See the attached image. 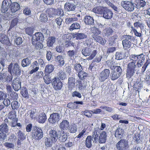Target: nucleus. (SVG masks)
<instances>
[{"instance_id": "nucleus-1", "label": "nucleus", "mask_w": 150, "mask_h": 150, "mask_svg": "<svg viewBox=\"0 0 150 150\" xmlns=\"http://www.w3.org/2000/svg\"><path fill=\"white\" fill-rule=\"evenodd\" d=\"M139 56V54H132L131 56L130 61H131L128 64L126 69L127 78H129L135 74L137 70L136 62H137Z\"/></svg>"}, {"instance_id": "nucleus-2", "label": "nucleus", "mask_w": 150, "mask_h": 150, "mask_svg": "<svg viewBox=\"0 0 150 150\" xmlns=\"http://www.w3.org/2000/svg\"><path fill=\"white\" fill-rule=\"evenodd\" d=\"M93 11L96 13L102 15L106 19H110L112 17L113 13L112 11L105 7L98 6L93 8Z\"/></svg>"}, {"instance_id": "nucleus-3", "label": "nucleus", "mask_w": 150, "mask_h": 150, "mask_svg": "<svg viewBox=\"0 0 150 150\" xmlns=\"http://www.w3.org/2000/svg\"><path fill=\"white\" fill-rule=\"evenodd\" d=\"M146 57L143 53L139 54L137 62L136 64L137 68H140L142 66L141 70V72L143 73L145 71L146 68L150 63L148 60H146Z\"/></svg>"}, {"instance_id": "nucleus-4", "label": "nucleus", "mask_w": 150, "mask_h": 150, "mask_svg": "<svg viewBox=\"0 0 150 150\" xmlns=\"http://www.w3.org/2000/svg\"><path fill=\"white\" fill-rule=\"evenodd\" d=\"M124 39L122 40V44L123 49L127 50L129 48L133 47L135 39L134 37L129 35H124L123 36Z\"/></svg>"}, {"instance_id": "nucleus-5", "label": "nucleus", "mask_w": 150, "mask_h": 150, "mask_svg": "<svg viewBox=\"0 0 150 150\" xmlns=\"http://www.w3.org/2000/svg\"><path fill=\"white\" fill-rule=\"evenodd\" d=\"M8 71L11 74L15 75L16 76H18L21 74V70L17 62H11L7 67Z\"/></svg>"}, {"instance_id": "nucleus-6", "label": "nucleus", "mask_w": 150, "mask_h": 150, "mask_svg": "<svg viewBox=\"0 0 150 150\" xmlns=\"http://www.w3.org/2000/svg\"><path fill=\"white\" fill-rule=\"evenodd\" d=\"M92 52L91 49L90 48L86 47L83 48L81 51L82 54L85 56L87 57L90 55L88 58V60H91L95 57L97 53L96 50H94Z\"/></svg>"}, {"instance_id": "nucleus-7", "label": "nucleus", "mask_w": 150, "mask_h": 150, "mask_svg": "<svg viewBox=\"0 0 150 150\" xmlns=\"http://www.w3.org/2000/svg\"><path fill=\"white\" fill-rule=\"evenodd\" d=\"M117 150H128L129 147L128 142L125 139H120L116 144Z\"/></svg>"}, {"instance_id": "nucleus-8", "label": "nucleus", "mask_w": 150, "mask_h": 150, "mask_svg": "<svg viewBox=\"0 0 150 150\" xmlns=\"http://www.w3.org/2000/svg\"><path fill=\"white\" fill-rule=\"evenodd\" d=\"M121 4L126 11H133L134 9V8L136 7L135 6H137L136 4L134 5L132 1H122Z\"/></svg>"}, {"instance_id": "nucleus-9", "label": "nucleus", "mask_w": 150, "mask_h": 150, "mask_svg": "<svg viewBox=\"0 0 150 150\" xmlns=\"http://www.w3.org/2000/svg\"><path fill=\"white\" fill-rule=\"evenodd\" d=\"M52 85L53 88L57 91L61 89L63 84L58 77H55L52 79Z\"/></svg>"}, {"instance_id": "nucleus-10", "label": "nucleus", "mask_w": 150, "mask_h": 150, "mask_svg": "<svg viewBox=\"0 0 150 150\" xmlns=\"http://www.w3.org/2000/svg\"><path fill=\"white\" fill-rule=\"evenodd\" d=\"M110 71L109 69H105L100 74L99 80L101 82H103L108 79L110 74Z\"/></svg>"}, {"instance_id": "nucleus-11", "label": "nucleus", "mask_w": 150, "mask_h": 150, "mask_svg": "<svg viewBox=\"0 0 150 150\" xmlns=\"http://www.w3.org/2000/svg\"><path fill=\"white\" fill-rule=\"evenodd\" d=\"M6 90L8 95L10 96V99L13 100H17L18 97V93L15 92L10 86H6Z\"/></svg>"}, {"instance_id": "nucleus-12", "label": "nucleus", "mask_w": 150, "mask_h": 150, "mask_svg": "<svg viewBox=\"0 0 150 150\" xmlns=\"http://www.w3.org/2000/svg\"><path fill=\"white\" fill-rule=\"evenodd\" d=\"M11 2V0H4L3 1L1 9L2 13H5L10 8Z\"/></svg>"}, {"instance_id": "nucleus-13", "label": "nucleus", "mask_w": 150, "mask_h": 150, "mask_svg": "<svg viewBox=\"0 0 150 150\" xmlns=\"http://www.w3.org/2000/svg\"><path fill=\"white\" fill-rule=\"evenodd\" d=\"M60 119V115L58 113H53L50 115L48 119L49 122L52 124H54Z\"/></svg>"}, {"instance_id": "nucleus-14", "label": "nucleus", "mask_w": 150, "mask_h": 150, "mask_svg": "<svg viewBox=\"0 0 150 150\" xmlns=\"http://www.w3.org/2000/svg\"><path fill=\"white\" fill-rule=\"evenodd\" d=\"M0 42L3 45H6L10 46L11 45L9 38L4 33H0Z\"/></svg>"}, {"instance_id": "nucleus-15", "label": "nucleus", "mask_w": 150, "mask_h": 150, "mask_svg": "<svg viewBox=\"0 0 150 150\" xmlns=\"http://www.w3.org/2000/svg\"><path fill=\"white\" fill-rule=\"evenodd\" d=\"M59 133L58 132L56 129L53 128L51 129L49 132V135L50 138L52 139V141L56 142L58 139Z\"/></svg>"}, {"instance_id": "nucleus-16", "label": "nucleus", "mask_w": 150, "mask_h": 150, "mask_svg": "<svg viewBox=\"0 0 150 150\" xmlns=\"http://www.w3.org/2000/svg\"><path fill=\"white\" fill-rule=\"evenodd\" d=\"M31 136L32 139L36 140L40 139L43 136V132L42 129H39L35 132H32Z\"/></svg>"}, {"instance_id": "nucleus-17", "label": "nucleus", "mask_w": 150, "mask_h": 150, "mask_svg": "<svg viewBox=\"0 0 150 150\" xmlns=\"http://www.w3.org/2000/svg\"><path fill=\"white\" fill-rule=\"evenodd\" d=\"M92 37L96 42L103 45H104L106 42V40L100 36L93 34L92 35Z\"/></svg>"}, {"instance_id": "nucleus-18", "label": "nucleus", "mask_w": 150, "mask_h": 150, "mask_svg": "<svg viewBox=\"0 0 150 150\" xmlns=\"http://www.w3.org/2000/svg\"><path fill=\"white\" fill-rule=\"evenodd\" d=\"M44 39V35L43 34L40 32H37L33 35L32 41L39 40L40 41H42Z\"/></svg>"}, {"instance_id": "nucleus-19", "label": "nucleus", "mask_w": 150, "mask_h": 150, "mask_svg": "<svg viewBox=\"0 0 150 150\" xmlns=\"http://www.w3.org/2000/svg\"><path fill=\"white\" fill-rule=\"evenodd\" d=\"M83 21L86 25L93 26L95 25L94 19L92 17L90 16L86 15L85 16Z\"/></svg>"}, {"instance_id": "nucleus-20", "label": "nucleus", "mask_w": 150, "mask_h": 150, "mask_svg": "<svg viewBox=\"0 0 150 150\" xmlns=\"http://www.w3.org/2000/svg\"><path fill=\"white\" fill-rule=\"evenodd\" d=\"M69 127V122L66 120H63L59 125V127L61 130V131H65V130L68 129Z\"/></svg>"}, {"instance_id": "nucleus-21", "label": "nucleus", "mask_w": 150, "mask_h": 150, "mask_svg": "<svg viewBox=\"0 0 150 150\" xmlns=\"http://www.w3.org/2000/svg\"><path fill=\"white\" fill-rule=\"evenodd\" d=\"M68 136L64 131L60 132L59 134L58 139L60 142H64L67 140Z\"/></svg>"}, {"instance_id": "nucleus-22", "label": "nucleus", "mask_w": 150, "mask_h": 150, "mask_svg": "<svg viewBox=\"0 0 150 150\" xmlns=\"http://www.w3.org/2000/svg\"><path fill=\"white\" fill-rule=\"evenodd\" d=\"M73 38H76L77 40H81L86 38L87 37V35L85 33H74L72 34Z\"/></svg>"}, {"instance_id": "nucleus-23", "label": "nucleus", "mask_w": 150, "mask_h": 150, "mask_svg": "<svg viewBox=\"0 0 150 150\" xmlns=\"http://www.w3.org/2000/svg\"><path fill=\"white\" fill-rule=\"evenodd\" d=\"M124 133L123 129L120 127H118L115 131V137L118 139H121L123 137Z\"/></svg>"}, {"instance_id": "nucleus-24", "label": "nucleus", "mask_w": 150, "mask_h": 150, "mask_svg": "<svg viewBox=\"0 0 150 150\" xmlns=\"http://www.w3.org/2000/svg\"><path fill=\"white\" fill-rule=\"evenodd\" d=\"M76 6L74 4L67 2L64 5V9L67 11H74L75 10Z\"/></svg>"}, {"instance_id": "nucleus-25", "label": "nucleus", "mask_w": 150, "mask_h": 150, "mask_svg": "<svg viewBox=\"0 0 150 150\" xmlns=\"http://www.w3.org/2000/svg\"><path fill=\"white\" fill-rule=\"evenodd\" d=\"M101 132V131L99 128H96L94 129L92 137L93 138V141H94L95 142H97L98 140V137H99V134H100Z\"/></svg>"}, {"instance_id": "nucleus-26", "label": "nucleus", "mask_w": 150, "mask_h": 150, "mask_svg": "<svg viewBox=\"0 0 150 150\" xmlns=\"http://www.w3.org/2000/svg\"><path fill=\"white\" fill-rule=\"evenodd\" d=\"M107 135L106 132L102 131L100 133V135L98 137V142L100 143H104L106 142Z\"/></svg>"}, {"instance_id": "nucleus-27", "label": "nucleus", "mask_w": 150, "mask_h": 150, "mask_svg": "<svg viewBox=\"0 0 150 150\" xmlns=\"http://www.w3.org/2000/svg\"><path fill=\"white\" fill-rule=\"evenodd\" d=\"M20 8V5L17 2L12 3L10 6V10L12 13H15Z\"/></svg>"}, {"instance_id": "nucleus-28", "label": "nucleus", "mask_w": 150, "mask_h": 150, "mask_svg": "<svg viewBox=\"0 0 150 150\" xmlns=\"http://www.w3.org/2000/svg\"><path fill=\"white\" fill-rule=\"evenodd\" d=\"M57 11L54 8H47L46 10V13L50 17H53L56 15Z\"/></svg>"}, {"instance_id": "nucleus-29", "label": "nucleus", "mask_w": 150, "mask_h": 150, "mask_svg": "<svg viewBox=\"0 0 150 150\" xmlns=\"http://www.w3.org/2000/svg\"><path fill=\"white\" fill-rule=\"evenodd\" d=\"M55 61L57 64L61 66H62L64 64V58L62 55H58L55 58Z\"/></svg>"}, {"instance_id": "nucleus-30", "label": "nucleus", "mask_w": 150, "mask_h": 150, "mask_svg": "<svg viewBox=\"0 0 150 150\" xmlns=\"http://www.w3.org/2000/svg\"><path fill=\"white\" fill-rule=\"evenodd\" d=\"M75 83V79L74 77H69L68 79V88L69 89H72L74 87Z\"/></svg>"}, {"instance_id": "nucleus-31", "label": "nucleus", "mask_w": 150, "mask_h": 150, "mask_svg": "<svg viewBox=\"0 0 150 150\" xmlns=\"http://www.w3.org/2000/svg\"><path fill=\"white\" fill-rule=\"evenodd\" d=\"M45 145L47 147H50L52 146V143H55V142L52 140V139L50 137H46L45 138Z\"/></svg>"}, {"instance_id": "nucleus-32", "label": "nucleus", "mask_w": 150, "mask_h": 150, "mask_svg": "<svg viewBox=\"0 0 150 150\" xmlns=\"http://www.w3.org/2000/svg\"><path fill=\"white\" fill-rule=\"evenodd\" d=\"M21 82L19 80L14 81L12 83V87L15 91H18L21 88Z\"/></svg>"}, {"instance_id": "nucleus-33", "label": "nucleus", "mask_w": 150, "mask_h": 150, "mask_svg": "<svg viewBox=\"0 0 150 150\" xmlns=\"http://www.w3.org/2000/svg\"><path fill=\"white\" fill-rule=\"evenodd\" d=\"M0 131L1 132H4L8 133L9 131V128L7 124L6 123H2L0 125Z\"/></svg>"}, {"instance_id": "nucleus-34", "label": "nucleus", "mask_w": 150, "mask_h": 150, "mask_svg": "<svg viewBox=\"0 0 150 150\" xmlns=\"http://www.w3.org/2000/svg\"><path fill=\"white\" fill-rule=\"evenodd\" d=\"M52 149V150H66L65 147L59 143L55 144Z\"/></svg>"}, {"instance_id": "nucleus-35", "label": "nucleus", "mask_w": 150, "mask_h": 150, "mask_svg": "<svg viewBox=\"0 0 150 150\" xmlns=\"http://www.w3.org/2000/svg\"><path fill=\"white\" fill-rule=\"evenodd\" d=\"M125 53L123 52H116L115 54V59L117 60L122 59L125 56Z\"/></svg>"}, {"instance_id": "nucleus-36", "label": "nucleus", "mask_w": 150, "mask_h": 150, "mask_svg": "<svg viewBox=\"0 0 150 150\" xmlns=\"http://www.w3.org/2000/svg\"><path fill=\"white\" fill-rule=\"evenodd\" d=\"M38 65V62L37 61H34L31 65V67H32L33 69L31 71L30 74H32L37 71L39 69Z\"/></svg>"}, {"instance_id": "nucleus-37", "label": "nucleus", "mask_w": 150, "mask_h": 150, "mask_svg": "<svg viewBox=\"0 0 150 150\" xmlns=\"http://www.w3.org/2000/svg\"><path fill=\"white\" fill-rule=\"evenodd\" d=\"M18 17L14 18L11 21L10 26L9 27L8 30H11L12 28L16 26L17 23L18 22Z\"/></svg>"}, {"instance_id": "nucleus-38", "label": "nucleus", "mask_w": 150, "mask_h": 150, "mask_svg": "<svg viewBox=\"0 0 150 150\" xmlns=\"http://www.w3.org/2000/svg\"><path fill=\"white\" fill-rule=\"evenodd\" d=\"M110 68L112 69V71L119 74L120 75L121 74L123 71L122 67L120 66H114L112 67V68L111 67Z\"/></svg>"}, {"instance_id": "nucleus-39", "label": "nucleus", "mask_w": 150, "mask_h": 150, "mask_svg": "<svg viewBox=\"0 0 150 150\" xmlns=\"http://www.w3.org/2000/svg\"><path fill=\"white\" fill-rule=\"evenodd\" d=\"M92 139V137L91 136H88L86 139L85 145L86 147L88 148H90L92 146L91 140Z\"/></svg>"}, {"instance_id": "nucleus-40", "label": "nucleus", "mask_w": 150, "mask_h": 150, "mask_svg": "<svg viewBox=\"0 0 150 150\" xmlns=\"http://www.w3.org/2000/svg\"><path fill=\"white\" fill-rule=\"evenodd\" d=\"M77 51L76 50H69L67 52V54L70 59H75L76 57V56H75L76 55Z\"/></svg>"}, {"instance_id": "nucleus-41", "label": "nucleus", "mask_w": 150, "mask_h": 150, "mask_svg": "<svg viewBox=\"0 0 150 150\" xmlns=\"http://www.w3.org/2000/svg\"><path fill=\"white\" fill-rule=\"evenodd\" d=\"M31 63L30 60L28 58L24 59L21 61V64L23 67L28 66Z\"/></svg>"}, {"instance_id": "nucleus-42", "label": "nucleus", "mask_w": 150, "mask_h": 150, "mask_svg": "<svg viewBox=\"0 0 150 150\" xmlns=\"http://www.w3.org/2000/svg\"><path fill=\"white\" fill-rule=\"evenodd\" d=\"M47 120V116L45 113H42L39 116L38 122L40 123H43Z\"/></svg>"}, {"instance_id": "nucleus-43", "label": "nucleus", "mask_w": 150, "mask_h": 150, "mask_svg": "<svg viewBox=\"0 0 150 150\" xmlns=\"http://www.w3.org/2000/svg\"><path fill=\"white\" fill-rule=\"evenodd\" d=\"M37 41H32V44L35 45L36 49L38 50L42 48L43 45L40 41L37 42Z\"/></svg>"}, {"instance_id": "nucleus-44", "label": "nucleus", "mask_w": 150, "mask_h": 150, "mask_svg": "<svg viewBox=\"0 0 150 150\" xmlns=\"http://www.w3.org/2000/svg\"><path fill=\"white\" fill-rule=\"evenodd\" d=\"M80 24L77 22L73 23L69 28V29L70 31H72L74 29H79L80 28Z\"/></svg>"}, {"instance_id": "nucleus-45", "label": "nucleus", "mask_w": 150, "mask_h": 150, "mask_svg": "<svg viewBox=\"0 0 150 150\" xmlns=\"http://www.w3.org/2000/svg\"><path fill=\"white\" fill-rule=\"evenodd\" d=\"M54 66L51 64H48L45 67V72L50 74L54 70Z\"/></svg>"}, {"instance_id": "nucleus-46", "label": "nucleus", "mask_w": 150, "mask_h": 150, "mask_svg": "<svg viewBox=\"0 0 150 150\" xmlns=\"http://www.w3.org/2000/svg\"><path fill=\"white\" fill-rule=\"evenodd\" d=\"M113 33V30L110 28H105L104 32L105 35L107 37L112 35Z\"/></svg>"}, {"instance_id": "nucleus-47", "label": "nucleus", "mask_w": 150, "mask_h": 150, "mask_svg": "<svg viewBox=\"0 0 150 150\" xmlns=\"http://www.w3.org/2000/svg\"><path fill=\"white\" fill-rule=\"evenodd\" d=\"M55 38L54 37H50L48 40L47 42V45L49 47L52 46L54 43L55 42Z\"/></svg>"}, {"instance_id": "nucleus-48", "label": "nucleus", "mask_w": 150, "mask_h": 150, "mask_svg": "<svg viewBox=\"0 0 150 150\" xmlns=\"http://www.w3.org/2000/svg\"><path fill=\"white\" fill-rule=\"evenodd\" d=\"M21 93L24 98H29V95L26 87H23V88L21 92Z\"/></svg>"}, {"instance_id": "nucleus-49", "label": "nucleus", "mask_w": 150, "mask_h": 150, "mask_svg": "<svg viewBox=\"0 0 150 150\" xmlns=\"http://www.w3.org/2000/svg\"><path fill=\"white\" fill-rule=\"evenodd\" d=\"M88 74L85 72L81 71L79 72L78 76L81 80H83L88 76Z\"/></svg>"}, {"instance_id": "nucleus-50", "label": "nucleus", "mask_w": 150, "mask_h": 150, "mask_svg": "<svg viewBox=\"0 0 150 150\" xmlns=\"http://www.w3.org/2000/svg\"><path fill=\"white\" fill-rule=\"evenodd\" d=\"M120 75L119 74H118L113 71L111 72L110 75L111 79L113 81L117 79L120 77Z\"/></svg>"}, {"instance_id": "nucleus-51", "label": "nucleus", "mask_w": 150, "mask_h": 150, "mask_svg": "<svg viewBox=\"0 0 150 150\" xmlns=\"http://www.w3.org/2000/svg\"><path fill=\"white\" fill-rule=\"evenodd\" d=\"M11 107L13 110L17 109L20 106V103L14 100L12 101L11 103Z\"/></svg>"}, {"instance_id": "nucleus-52", "label": "nucleus", "mask_w": 150, "mask_h": 150, "mask_svg": "<svg viewBox=\"0 0 150 150\" xmlns=\"http://www.w3.org/2000/svg\"><path fill=\"white\" fill-rule=\"evenodd\" d=\"M68 129L71 133H74L77 131L76 126L74 124L71 125L70 126H69Z\"/></svg>"}, {"instance_id": "nucleus-53", "label": "nucleus", "mask_w": 150, "mask_h": 150, "mask_svg": "<svg viewBox=\"0 0 150 150\" xmlns=\"http://www.w3.org/2000/svg\"><path fill=\"white\" fill-rule=\"evenodd\" d=\"M13 39H14V42L17 45H19L21 44L23 42L22 38L21 37H17L16 36L13 38Z\"/></svg>"}, {"instance_id": "nucleus-54", "label": "nucleus", "mask_w": 150, "mask_h": 150, "mask_svg": "<svg viewBox=\"0 0 150 150\" xmlns=\"http://www.w3.org/2000/svg\"><path fill=\"white\" fill-rule=\"evenodd\" d=\"M39 19L40 21L42 22H46L48 20V18L46 14L44 13L41 14Z\"/></svg>"}, {"instance_id": "nucleus-55", "label": "nucleus", "mask_w": 150, "mask_h": 150, "mask_svg": "<svg viewBox=\"0 0 150 150\" xmlns=\"http://www.w3.org/2000/svg\"><path fill=\"white\" fill-rule=\"evenodd\" d=\"M9 97V98H7V97L4 98V99L2 100L3 102L2 103L6 107V108L10 104V100Z\"/></svg>"}, {"instance_id": "nucleus-56", "label": "nucleus", "mask_w": 150, "mask_h": 150, "mask_svg": "<svg viewBox=\"0 0 150 150\" xmlns=\"http://www.w3.org/2000/svg\"><path fill=\"white\" fill-rule=\"evenodd\" d=\"M18 136V139L21 140H23L26 138V136L24 133L21 131L19 130L17 133Z\"/></svg>"}, {"instance_id": "nucleus-57", "label": "nucleus", "mask_w": 150, "mask_h": 150, "mask_svg": "<svg viewBox=\"0 0 150 150\" xmlns=\"http://www.w3.org/2000/svg\"><path fill=\"white\" fill-rule=\"evenodd\" d=\"M74 69L78 72L81 71L83 70L82 67L79 63H76L74 66Z\"/></svg>"}, {"instance_id": "nucleus-58", "label": "nucleus", "mask_w": 150, "mask_h": 150, "mask_svg": "<svg viewBox=\"0 0 150 150\" xmlns=\"http://www.w3.org/2000/svg\"><path fill=\"white\" fill-rule=\"evenodd\" d=\"M67 107L71 109H75L78 108V105L74 102L69 103L67 105Z\"/></svg>"}, {"instance_id": "nucleus-59", "label": "nucleus", "mask_w": 150, "mask_h": 150, "mask_svg": "<svg viewBox=\"0 0 150 150\" xmlns=\"http://www.w3.org/2000/svg\"><path fill=\"white\" fill-rule=\"evenodd\" d=\"M133 138L136 141V142L137 144L140 143L141 142L140 134L137 132L135 133Z\"/></svg>"}, {"instance_id": "nucleus-60", "label": "nucleus", "mask_w": 150, "mask_h": 150, "mask_svg": "<svg viewBox=\"0 0 150 150\" xmlns=\"http://www.w3.org/2000/svg\"><path fill=\"white\" fill-rule=\"evenodd\" d=\"M117 35H113L111 37L110 39V42L109 44L110 45L112 46L113 45V44L116 43V40L117 38Z\"/></svg>"}, {"instance_id": "nucleus-61", "label": "nucleus", "mask_w": 150, "mask_h": 150, "mask_svg": "<svg viewBox=\"0 0 150 150\" xmlns=\"http://www.w3.org/2000/svg\"><path fill=\"white\" fill-rule=\"evenodd\" d=\"M134 88L137 89H140L143 87V85L141 81H137L134 85Z\"/></svg>"}, {"instance_id": "nucleus-62", "label": "nucleus", "mask_w": 150, "mask_h": 150, "mask_svg": "<svg viewBox=\"0 0 150 150\" xmlns=\"http://www.w3.org/2000/svg\"><path fill=\"white\" fill-rule=\"evenodd\" d=\"M58 76L59 77V78L62 80L66 78V75L65 73L62 71L59 72Z\"/></svg>"}, {"instance_id": "nucleus-63", "label": "nucleus", "mask_w": 150, "mask_h": 150, "mask_svg": "<svg viewBox=\"0 0 150 150\" xmlns=\"http://www.w3.org/2000/svg\"><path fill=\"white\" fill-rule=\"evenodd\" d=\"M25 31L26 34L30 36H32L33 33V29L31 28H26Z\"/></svg>"}, {"instance_id": "nucleus-64", "label": "nucleus", "mask_w": 150, "mask_h": 150, "mask_svg": "<svg viewBox=\"0 0 150 150\" xmlns=\"http://www.w3.org/2000/svg\"><path fill=\"white\" fill-rule=\"evenodd\" d=\"M91 30L96 35H99L101 33V31L99 29L95 26H94L92 28Z\"/></svg>"}]
</instances>
